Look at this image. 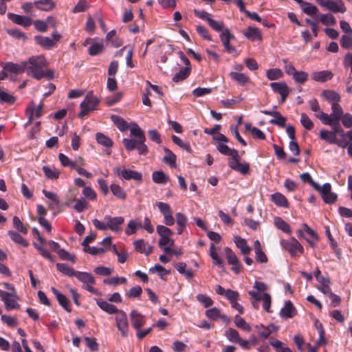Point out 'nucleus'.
<instances>
[{
  "instance_id": "obj_15",
  "label": "nucleus",
  "mask_w": 352,
  "mask_h": 352,
  "mask_svg": "<svg viewBox=\"0 0 352 352\" xmlns=\"http://www.w3.org/2000/svg\"><path fill=\"white\" fill-rule=\"evenodd\" d=\"M104 220L107 223V228L108 229L111 230V231L118 233L120 232L121 226L124 222V219L122 217H112L109 215H105L104 217Z\"/></svg>"
},
{
  "instance_id": "obj_40",
  "label": "nucleus",
  "mask_w": 352,
  "mask_h": 352,
  "mask_svg": "<svg viewBox=\"0 0 352 352\" xmlns=\"http://www.w3.org/2000/svg\"><path fill=\"white\" fill-rule=\"evenodd\" d=\"M271 200L278 207L288 208L289 206L287 198L280 192H275L272 195Z\"/></svg>"
},
{
  "instance_id": "obj_56",
  "label": "nucleus",
  "mask_w": 352,
  "mask_h": 352,
  "mask_svg": "<svg viewBox=\"0 0 352 352\" xmlns=\"http://www.w3.org/2000/svg\"><path fill=\"white\" fill-rule=\"evenodd\" d=\"M97 142L105 147H111L113 146V141L107 136L102 133H97L96 135Z\"/></svg>"
},
{
  "instance_id": "obj_34",
  "label": "nucleus",
  "mask_w": 352,
  "mask_h": 352,
  "mask_svg": "<svg viewBox=\"0 0 352 352\" xmlns=\"http://www.w3.org/2000/svg\"><path fill=\"white\" fill-rule=\"evenodd\" d=\"M52 292L55 295L59 304L68 312H70L72 309L70 307V303L67 298L61 294L58 289L54 287H52Z\"/></svg>"
},
{
  "instance_id": "obj_55",
  "label": "nucleus",
  "mask_w": 352,
  "mask_h": 352,
  "mask_svg": "<svg viewBox=\"0 0 352 352\" xmlns=\"http://www.w3.org/2000/svg\"><path fill=\"white\" fill-rule=\"evenodd\" d=\"M10 239L17 244L21 245L23 247H28V242L23 238L18 232L10 230L8 232Z\"/></svg>"
},
{
  "instance_id": "obj_14",
  "label": "nucleus",
  "mask_w": 352,
  "mask_h": 352,
  "mask_svg": "<svg viewBox=\"0 0 352 352\" xmlns=\"http://www.w3.org/2000/svg\"><path fill=\"white\" fill-rule=\"evenodd\" d=\"M240 156L237 154L233 158H230L228 160V166L230 168L234 170H236L243 175H245L249 172L250 165L247 162H239Z\"/></svg>"
},
{
  "instance_id": "obj_25",
  "label": "nucleus",
  "mask_w": 352,
  "mask_h": 352,
  "mask_svg": "<svg viewBox=\"0 0 352 352\" xmlns=\"http://www.w3.org/2000/svg\"><path fill=\"white\" fill-rule=\"evenodd\" d=\"M233 241L243 256L248 255L250 253L252 248L245 239L236 235L233 238Z\"/></svg>"
},
{
  "instance_id": "obj_37",
  "label": "nucleus",
  "mask_w": 352,
  "mask_h": 352,
  "mask_svg": "<svg viewBox=\"0 0 352 352\" xmlns=\"http://www.w3.org/2000/svg\"><path fill=\"white\" fill-rule=\"evenodd\" d=\"M229 76L232 80L236 81L237 83L242 86L245 85L250 81V77L243 73L231 72L229 74Z\"/></svg>"
},
{
  "instance_id": "obj_29",
  "label": "nucleus",
  "mask_w": 352,
  "mask_h": 352,
  "mask_svg": "<svg viewBox=\"0 0 352 352\" xmlns=\"http://www.w3.org/2000/svg\"><path fill=\"white\" fill-rule=\"evenodd\" d=\"M333 76V73L329 70L314 72L311 74V78L316 82H324L331 80Z\"/></svg>"
},
{
  "instance_id": "obj_6",
  "label": "nucleus",
  "mask_w": 352,
  "mask_h": 352,
  "mask_svg": "<svg viewBox=\"0 0 352 352\" xmlns=\"http://www.w3.org/2000/svg\"><path fill=\"white\" fill-rule=\"evenodd\" d=\"M0 298L4 302L5 308L7 311L19 309L20 307L18 303L19 297L16 292H7L0 289Z\"/></svg>"
},
{
  "instance_id": "obj_49",
  "label": "nucleus",
  "mask_w": 352,
  "mask_h": 352,
  "mask_svg": "<svg viewBox=\"0 0 352 352\" xmlns=\"http://www.w3.org/2000/svg\"><path fill=\"white\" fill-rule=\"evenodd\" d=\"M159 246L165 252L169 253L171 251L172 247L174 245V240L170 236L160 238L159 240Z\"/></svg>"
},
{
  "instance_id": "obj_23",
  "label": "nucleus",
  "mask_w": 352,
  "mask_h": 352,
  "mask_svg": "<svg viewBox=\"0 0 352 352\" xmlns=\"http://www.w3.org/2000/svg\"><path fill=\"white\" fill-rule=\"evenodd\" d=\"M206 316L208 318L213 320L221 319L226 324L230 321V318L226 315L221 314L220 309L217 307L207 309L206 311Z\"/></svg>"
},
{
  "instance_id": "obj_22",
  "label": "nucleus",
  "mask_w": 352,
  "mask_h": 352,
  "mask_svg": "<svg viewBox=\"0 0 352 352\" xmlns=\"http://www.w3.org/2000/svg\"><path fill=\"white\" fill-rule=\"evenodd\" d=\"M130 319L131 324L135 330L141 329L146 322L144 316L139 313L137 310H132L131 311Z\"/></svg>"
},
{
  "instance_id": "obj_62",
  "label": "nucleus",
  "mask_w": 352,
  "mask_h": 352,
  "mask_svg": "<svg viewBox=\"0 0 352 352\" xmlns=\"http://www.w3.org/2000/svg\"><path fill=\"white\" fill-rule=\"evenodd\" d=\"M58 160L60 164L64 167H69L71 169H73L76 165V159L72 160L63 153H59Z\"/></svg>"
},
{
  "instance_id": "obj_59",
  "label": "nucleus",
  "mask_w": 352,
  "mask_h": 352,
  "mask_svg": "<svg viewBox=\"0 0 352 352\" xmlns=\"http://www.w3.org/2000/svg\"><path fill=\"white\" fill-rule=\"evenodd\" d=\"M225 336L230 342L234 343H237L241 338L239 332L232 328H229L225 331Z\"/></svg>"
},
{
  "instance_id": "obj_47",
  "label": "nucleus",
  "mask_w": 352,
  "mask_h": 352,
  "mask_svg": "<svg viewBox=\"0 0 352 352\" xmlns=\"http://www.w3.org/2000/svg\"><path fill=\"white\" fill-rule=\"evenodd\" d=\"M319 135L322 140L329 144H334L335 142H337V137L334 132L326 129H322L320 131Z\"/></svg>"
},
{
  "instance_id": "obj_53",
  "label": "nucleus",
  "mask_w": 352,
  "mask_h": 352,
  "mask_svg": "<svg viewBox=\"0 0 352 352\" xmlns=\"http://www.w3.org/2000/svg\"><path fill=\"white\" fill-rule=\"evenodd\" d=\"M56 267L59 272L69 277L75 276L77 271L65 263H57Z\"/></svg>"
},
{
  "instance_id": "obj_16",
  "label": "nucleus",
  "mask_w": 352,
  "mask_h": 352,
  "mask_svg": "<svg viewBox=\"0 0 352 352\" xmlns=\"http://www.w3.org/2000/svg\"><path fill=\"white\" fill-rule=\"evenodd\" d=\"M1 67H3V71L6 73L9 72L17 75L25 72V65L24 61H22L20 63H14L12 62H7L5 63H2Z\"/></svg>"
},
{
  "instance_id": "obj_48",
  "label": "nucleus",
  "mask_w": 352,
  "mask_h": 352,
  "mask_svg": "<svg viewBox=\"0 0 352 352\" xmlns=\"http://www.w3.org/2000/svg\"><path fill=\"white\" fill-rule=\"evenodd\" d=\"M217 148L219 153L224 155L230 156V158H233L239 154V152L236 149L229 148L226 145V143L219 144V145L217 146Z\"/></svg>"
},
{
  "instance_id": "obj_64",
  "label": "nucleus",
  "mask_w": 352,
  "mask_h": 352,
  "mask_svg": "<svg viewBox=\"0 0 352 352\" xmlns=\"http://www.w3.org/2000/svg\"><path fill=\"white\" fill-rule=\"evenodd\" d=\"M270 344L276 349L277 352H292V351L278 340L270 341Z\"/></svg>"
},
{
  "instance_id": "obj_21",
  "label": "nucleus",
  "mask_w": 352,
  "mask_h": 352,
  "mask_svg": "<svg viewBox=\"0 0 352 352\" xmlns=\"http://www.w3.org/2000/svg\"><path fill=\"white\" fill-rule=\"evenodd\" d=\"M254 328L256 330L258 336L263 339H267L270 336V334L276 332L278 330V327L273 324H270L267 326H264L261 324H256L255 325Z\"/></svg>"
},
{
  "instance_id": "obj_61",
  "label": "nucleus",
  "mask_w": 352,
  "mask_h": 352,
  "mask_svg": "<svg viewBox=\"0 0 352 352\" xmlns=\"http://www.w3.org/2000/svg\"><path fill=\"white\" fill-rule=\"evenodd\" d=\"M331 116L335 122H339L340 120L342 115L343 111L341 106L338 104L331 105Z\"/></svg>"
},
{
  "instance_id": "obj_12",
  "label": "nucleus",
  "mask_w": 352,
  "mask_h": 352,
  "mask_svg": "<svg viewBox=\"0 0 352 352\" xmlns=\"http://www.w3.org/2000/svg\"><path fill=\"white\" fill-rule=\"evenodd\" d=\"M320 192L321 197L326 204H332L337 200V195L331 192V186L329 183H325L322 186L315 189Z\"/></svg>"
},
{
  "instance_id": "obj_8",
  "label": "nucleus",
  "mask_w": 352,
  "mask_h": 352,
  "mask_svg": "<svg viewBox=\"0 0 352 352\" xmlns=\"http://www.w3.org/2000/svg\"><path fill=\"white\" fill-rule=\"evenodd\" d=\"M298 234L299 237L305 238L311 248H314L316 247V243L318 241V236L307 224L303 223L302 225V228L298 230Z\"/></svg>"
},
{
  "instance_id": "obj_46",
  "label": "nucleus",
  "mask_w": 352,
  "mask_h": 352,
  "mask_svg": "<svg viewBox=\"0 0 352 352\" xmlns=\"http://www.w3.org/2000/svg\"><path fill=\"white\" fill-rule=\"evenodd\" d=\"M34 40L38 45L46 49H50L54 46V41L50 37L36 36Z\"/></svg>"
},
{
  "instance_id": "obj_58",
  "label": "nucleus",
  "mask_w": 352,
  "mask_h": 352,
  "mask_svg": "<svg viewBox=\"0 0 352 352\" xmlns=\"http://www.w3.org/2000/svg\"><path fill=\"white\" fill-rule=\"evenodd\" d=\"M103 283L111 286H117L121 284H126V279L124 277L113 276L104 279Z\"/></svg>"
},
{
  "instance_id": "obj_7",
  "label": "nucleus",
  "mask_w": 352,
  "mask_h": 352,
  "mask_svg": "<svg viewBox=\"0 0 352 352\" xmlns=\"http://www.w3.org/2000/svg\"><path fill=\"white\" fill-rule=\"evenodd\" d=\"M318 4L333 13H344L346 8L341 0H316Z\"/></svg>"
},
{
  "instance_id": "obj_4",
  "label": "nucleus",
  "mask_w": 352,
  "mask_h": 352,
  "mask_svg": "<svg viewBox=\"0 0 352 352\" xmlns=\"http://www.w3.org/2000/svg\"><path fill=\"white\" fill-rule=\"evenodd\" d=\"M113 173L121 179H133L136 182H142V175L141 173L131 169L126 168L122 166H117L113 169Z\"/></svg>"
},
{
  "instance_id": "obj_57",
  "label": "nucleus",
  "mask_w": 352,
  "mask_h": 352,
  "mask_svg": "<svg viewBox=\"0 0 352 352\" xmlns=\"http://www.w3.org/2000/svg\"><path fill=\"white\" fill-rule=\"evenodd\" d=\"M318 282L320 283V286L318 288L321 292L325 295L330 293L331 291L330 288L331 281L329 278L322 277Z\"/></svg>"
},
{
  "instance_id": "obj_18",
  "label": "nucleus",
  "mask_w": 352,
  "mask_h": 352,
  "mask_svg": "<svg viewBox=\"0 0 352 352\" xmlns=\"http://www.w3.org/2000/svg\"><path fill=\"white\" fill-rule=\"evenodd\" d=\"M270 87L272 91L275 93H277L281 96V102H284L285 101L286 98L288 96L289 94V89L285 82H271L270 84Z\"/></svg>"
},
{
  "instance_id": "obj_3",
  "label": "nucleus",
  "mask_w": 352,
  "mask_h": 352,
  "mask_svg": "<svg viewBox=\"0 0 352 352\" xmlns=\"http://www.w3.org/2000/svg\"><path fill=\"white\" fill-rule=\"evenodd\" d=\"M281 247L288 252L292 257L299 256L303 254L304 248L299 241L294 237L289 239H282L280 241Z\"/></svg>"
},
{
  "instance_id": "obj_63",
  "label": "nucleus",
  "mask_w": 352,
  "mask_h": 352,
  "mask_svg": "<svg viewBox=\"0 0 352 352\" xmlns=\"http://www.w3.org/2000/svg\"><path fill=\"white\" fill-rule=\"evenodd\" d=\"M190 67H185V68L181 69L179 72L176 73L173 78L174 82H179L186 78L190 74Z\"/></svg>"
},
{
  "instance_id": "obj_32",
  "label": "nucleus",
  "mask_w": 352,
  "mask_h": 352,
  "mask_svg": "<svg viewBox=\"0 0 352 352\" xmlns=\"http://www.w3.org/2000/svg\"><path fill=\"white\" fill-rule=\"evenodd\" d=\"M129 129L131 135L135 138V140L138 141V142H145L146 138L144 133L136 123H131L129 124Z\"/></svg>"
},
{
  "instance_id": "obj_2",
  "label": "nucleus",
  "mask_w": 352,
  "mask_h": 352,
  "mask_svg": "<svg viewBox=\"0 0 352 352\" xmlns=\"http://www.w3.org/2000/svg\"><path fill=\"white\" fill-rule=\"evenodd\" d=\"M99 103L98 98L94 95L93 91H89L80 104V111L78 113L80 118H83L90 111L95 110Z\"/></svg>"
},
{
  "instance_id": "obj_27",
  "label": "nucleus",
  "mask_w": 352,
  "mask_h": 352,
  "mask_svg": "<svg viewBox=\"0 0 352 352\" xmlns=\"http://www.w3.org/2000/svg\"><path fill=\"white\" fill-rule=\"evenodd\" d=\"M96 304L102 310L109 314H115L116 315H117L119 312L122 311L120 309H118L113 304H111L102 299H97Z\"/></svg>"
},
{
  "instance_id": "obj_1",
  "label": "nucleus",
  "mask_w": 352,
  "mask_h": 352,
  "mask_svg": "<svg viewBox=\"0 0 352 352\" xmlns=\"http://www.w3.org/2000/svg\"><path fill=\"white\" fill-rule=\"evenodd\" d=\"M24 62L25 72L28 76L40 80L47 75L45 70L47 63L43 56H33Z\"/></svg>"
},
{
  "instance_id": "obj_20",
  "label": "nucleus",
  "mask_w": 352,
  "mask_h": 352,
  "mask_svg": "<svg viewBox=\"0 0 352 352\" xmlns=\"http://www.w3.org/2000/svg\"><path fill=\"white\" fill-rule=\"evenodd\" d=\"M85 165V160L81 156H78L76 157V165L73 169H74L79 175L83 176L87 179H91L93 175L83 168Z\"/></svg>"
},
{
  "instance_id": "obj_28",
  "label": "nucleus",
  "mask_w": 352,
  "mask_h": 352,
  "mask_svg": "<svg viewBox=\"0 0 352 352\" xmlns=\"http://www.w3.org/2000/svg\"><path fill=\"white\" fill-rule=\"evenodd\" d=\"M322 96L331 104H337L340 101V96L335 91L326 89L322 92Z\"/></svg>"
},
{
  "instance_id": "obj_60",
  "label": "nucleus",
  "mask_w": 352,
  "mask_h": 352,
  "mask_svg": "<svg viewBox=\"0 0 352 352\" xmlns=\"http://www.w3.org/2000/svg\"><path fill=\"white\" fill-rule=\"evenodd\" d=\"M319 21L324 25H334L336 24V19L331 14H320Z\"/></svg>"
},
{
  "instance_id": "obj_5",
  "label": "nucleus",
  "mask_w": 352,
  "mask_h": 352,
  "mask_svg": "<svg viewBox=\"0 0 352 352\" xmlns=\"http://www.w3.org/2000/svg\"><path fill=\"white\" fill-rule=\"evenodd\" d=\"M75 277L79 281L82 283V288L91 294L96 295L99 294L98 290L93 286L96 283V280L91 274L85 272L77 271Z\"/></svg>"
},
{
  "instance_id": "obj_36",
  "label": "nucleus",
  "mask_w": 352,
  "mask_h": 352,
  "mask_svg": "<svg viewBox=\"0 0 352 352\" xmlns=\"http://www.w3.org/2000/svg\"><path fill=\"white\" fill-rule=\"evenodd\" d=\"M38 10L49 12L55 8V3L53 0H38L34 2Z\"/></svg>"
},
{
  "instance_id": "obj_30",
  "label": "nucleus",
  "mask_w": 352,
  "mask_h": 352,
  "mask_svg": "<svg viewBox=\"0 0 352 352\" xmlns=\"http://www.w3.org/2000/svg\"><path fill=\"white\" fill-rule=\"evenodd\" d=\"M243 35L251 41L262 40V34L260 30L254 27H248L245 31L243 32Z\"/></svg>"
},
{
  "instance_id": "obj_38",
  "label": "nucleus",
  "mask_w": 352,
  "mask_h": 352,
  "mask_svg": "<svg viewBox=\"0 0 352 352\" xmlns=\"http://www.w3.org/2000/svg\"><path fill=\"white\" fill-rule=\"evenodd\" d=\"M244 126H245V130L249 131L254 138L258 139V140H265V133L259 129H258L255 126H253L250 123H249V122L245 123Z\"/></svg>"
},
{
  "instance_id": "obj_50",
  "label": "nucleus",
  "mask_w": 352,
  "mask_h": 352,
  "mask_svg": "<svg viewBox=\"0 0 352 352\" xmlns=\"http://www.w3.org/2000/svg\"><path fill=\"white\" fill-rule=\"evenodd\" d=\"M106 40L114 47H118L122 45V40L117 36L115 30H111L107 33Z\"/></svg>"
},
{
  "instance_id": "obj_52",
  "label": "nucleus",
  "mask_w": 352,
  "mask_h": 352,
  "mask_svg": "<svg viewBox=\"0 0 352 352\" xmlns=\"http://www.w3.org/2000/svg\"><path fill=\"white\" fill-rule=\"evenodd\" d=\"M110 190L113 195L120 199H125L126 197V192L121 188V186L116 184L110 185Z\"/></svg>"
},
{
  "instance_id": "obj_9",
  "label": "nucleus",
  "mask_w": 352,
  "mask_h": 352,
  "mask_svg": "<svg viewBox=\"0 0 352 352\" xmlns=\"http://www.w3.org/2000/svg\"><path fill=\"white\" fill-rule=\"evenodd\" d=\"M225 256L228 263L232 266L231 270L236 274H239L243 269V265L236 254L228 247L224 248Z\"/></svg>"
},
{
  "instance_id": "obj_19",
  "label": "nucleus",
  "mask_w": 352,
  "mask_h": 352,
  "mask_svg": "<svg viewBox=\"0 0 352 352\" xmlns=\"http://www.w3.org/2000/svg\"><path fill=\"white\" fill-rule=\"evenodd\" d=\"M254 250L255 253V261L260 264H265L268 262V258L264 251V246L258 240L254 242Z\"/></svg>"
},
{
  "instance_id": "obj_26",
  "label": "nucleus",
  "mask_w": 352,
  "mask_h": 352,
  "mask_svg": "<svg viewBox=\"0 0 352 352\" xmlns=\"http://www.w3.org/2000/svg\"><path fill=\"white\" fill-rule=\"evenodd\" d=\"M135 250L140 253L149 255L153 251V247L143 239H138L133 242Z\"/></svg>"
},
{
  "instance_id": "obj_45",
  "label": "nucleus",
  "mask_w": 352,
  "mask_h": 352,
  "mask_svg": "<svg viewBox=\"0 0 352 352\" xmlns=\"http://www.w3.org/2000/svg\"><path fill=\"white\" fill-rule=\"evenodd\" d=\"M274 224L276 228L282 230L285 233L290 234L292 232L289 225L279 217H274Z\"/></svg>"
},
{
  "instance_id": "obj_51",
  "label": "nucleus",
  "mask_w": 352,
  "mask_h": 352,
  "mask_svg": "<svg viewBox=\"0 0 352 352\" xmlns=\"http://www.w3.org/2000/svg\"><path fill=\"white\" fill-rule=\"evenodd\" d=\"M111 121L116 125L119 130L125 131L128 129L129 126L127 122L120 116L117 115H112L111 116Z\"/></svg>"
},
{
  "instance_id": "obj_17",
  "label": "nucleus",
  "mask_w": 352,
  "mask_h": 352,
  "mask_svg": "<svg viewBox=\"0 0 352 352\" xmlns=\"http://www.w3.org/2000/svg\"><path fill=\"white\" fill-rule=\"evenodd\" d=\"M234 36L230 33L228 28H226L220 34L221 41L226 49L229 54H234L237 55L238 53L235 47L230 45V41L233 39Z\"/></svg>"
},
{
  "instance_id": "obj_31",
  "label": "nucleus",
  "mask_w": 352,
  "mask_h": 352,
  "mask_svg": "<svg viewBox=\"0 0 352 352\" xmlns=\"http://www.w3.org/2000/svg\"><path fill=\"white\" fill-rule=\"evenodd\" d=\"M296 314V310L290 300L285 302L284 307L280 311V316L283 318H290Z\"/></svg>"
},
{
  "instance_id": "obj_24",
  "label": "nucleus",
  "mask_w": 352,
  "mask_h": 352,
  "mask_svg": "<svg viewBox=\"0 0 352 352\" xmlns=\"http://www.w3.org/2000/svg\"><path fill=\"white\" fill-rule=\"evenodd\" d=\"M7 16L13 23L24 28L29 27L32 23V19L26 16H21L14 13H8Z\"/></svg>"
},
{
  "instance_id": "obj_44",
  "label": "nucleus",
  "mask_w": 352,
  "mask_h": 352,
  "mask_svg": "<svg viewBox=\"0 0 352 352\" xmlns=\"http://www.w3.org/2000/svg\"><path fill=\"white\" fill-rule=\"evenodd\" d=\"M16 97L0 87V103L12 105L16 102Z\"/></svg>"
},
{
  "instance_id": "obj_54",
  "label": "nucleus",
  "mask_w": 352,
  "mask_h": 352,
  "mask_svg": "<svg viewBox=\"0 0 352 352\" xmlns=\"http://www.w3.org/2000/svg\"><path fill=\"white\" fill-rule=\"evenodd\" d=\"M266 77L270 80H278L283 77V72L278 68L269 69L266 70Z\"/></svg>"
},
{
  "instance_id": "obj_35",
  "label": "nucleus",
  "mask_w": 352,
  "mask_h": 352,
  "mask_svg": "<svg viewBox=\"0 0 352 352\" xmlns=\"http://www.w3.org/2000/svg\"><path fill=\"white\" fill-rule=\"evenodd\" d=\"M42 170L48 179L56 180L59 177L60 170L54 166H43Z\"/></svg>"
},
{
  "instance_id": "obj_39",
  "label": "nucleus",
  "mask_w": 352,
  "mask_h": 352,
  "mask_svg": "<svg viewBox=\"0 0 352 352\" xmlns=\"http://www.w3.org/2000/svg\"><path fill=\"white\" fill-rule=\"evenodd\" d=\"M300 6L304 13L312 17L316 16L318 12V8L311 3L302 1Z\"/></svg>"
},
{
  "instance_id": "obj_43",
  "label": "nucleus",
  "mask_w": 352,
  "mask_h": 352,
  "mask_svg": "<svg viewBox=\"0 0 352 352\" xmlns=\"http://www.w3.org/2000/svg\"><path fill=\"white\" fill-rule=\"evenodd\" d=\"M165 155L163 157V162L171 168L176 167V155L168 148H164Z\"/></svg>"
},
{
  "instance_id": "obj_10",
  "label": "nucleus",
  "mask_w": 352,
  "mask_h": 352,
  "mask_svg": "<svg viewBox=\"0 0 352 352\" xmlns=\"http://www.w3.org/2000/svg\"><path fill=\"white\" fill-rule=\"evenodd\" d=\"M43 106L42 102L36 105L34 101H31L28 104L25 109V115L28 118V120L25 124L26 126L30 124L34 119L38 118L41 116Z\"/></svg>"
},
{
  "instance_id": "obj_33",
  "label": "nucleus",
  "mask_w": 352,
  "mask_h": 352,
  "mask_svg": "<svg viewBox=\"0 0 352 352\" xmlns=\"http://www.w3.org/2000/svg\"><path fill=\"white\" fill-rule=\"evenodd\" d=\"M42 192L45 197L48 199L51 202L48 204V208L50 210H54L56 207L60 205V199L58 195L53 192L48 191L47 190H43Z\"/></svg>"
},
{
  "instance_id": "obj_41",
  "label": "nucleus",
  "mask_w": 352,
  "mask_h": 352,
  "mask_svg": "<svg viewBox=\"0 0 352 352\" xmlns=\"http://www.w3.org/2000/svg\"><path fill=\"white\" fill-rule=\"evenodd\" d=\"M209 254L212 259V263L214 265H217L219 267H223L224 265L223 261L219 256L217 248L213 243L210 245Z\"/></svg>"
},
{
  "instance_id": "obj_42",
  "label": "nucleus",
  "mask_w": 352,
  "mask_h": 352,
  "mask_svg": "<svg viewBox=\"0 0 352 352\" xmlns=\"http://www.w3.org/2000/svg\"><path fill=\"white\" fill-rule=\"evenodd\" d=\"M152 179L156 184H165L169 182L170 178L162 170H157L153 173Z\"/></svg>"
},
{
  "instance_id": "obj_11",
  "label": "nucleus",
  "mask_w": 352,
  "mask_h": 352,
  "mask_svg": "<svg viewBox=\"0 0 352 352\" xmlns=\"http://www.w3.org/2000/svg\"><path fill=\"white\" fill-rule=\"evenodd\" d=\"M116 324L122 337L126 338L129 335V326L126 313L121 311L115 316Z\"/></svg>"
},
{
  "instance_id": "obj_13",
  "label": "nucleus",
  "mask_w": 352,
  "mask_h": 352,
  "mask_svg": "<svg viewBox=\"0 0 352 352\" xmlns=\"http://www.w3.org/2000/svg\"><path fill=\"white\" fill-rule=\"evenodd\" d=\"M248 294L256 302L263 301V309L268 313L272 312L270 310L271 297L270 294L267 293H263L262 294H260L258 292L255 291H249Z\"/></svg>"
}]
</instances>
